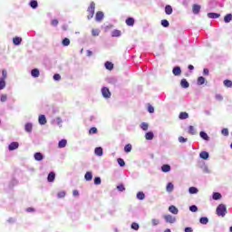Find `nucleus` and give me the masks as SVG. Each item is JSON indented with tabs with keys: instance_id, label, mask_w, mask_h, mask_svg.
Here are the masks:
<instances>
[{
	"instance_id": "7c9ffc66",
	"label": "nucleus",
	"mask_w": 232,
	"mask_h": 232,
	"mask_svg": "<svg viewBox=\"0 0 232 232\" xmlns=\"http://www.w3.org/2000/svg\"><path fill=\"white\" fill-rule=\"evenodd\" d=\"M199 136L201 139H203V140H209V136L205 131H200Z\"/></svg>"
},
{
	"instance_id": "f3484780",
	"label": "nucleus",
	"mask_w": 232,
	"mask_h": 232,
	"mask_svg": "<svg viewBox=\"0 0 232 232\" xmlns=\"http://www.w3.org/2000/svg\"><path fill=\"white\" fill-rule=\"evenodd\" d=\"M32 130H34V125L32 123H26L24 125V130L27 132V133H32Z\"/></svg>"
},
{
	"instance_id": "cd10ccee",
	"label": "nucleus",
	"mask_w": 232,
	"mask_h": 232,
	"mask_svg": "<svg viewBox=\"0 0 232 232\" xmlns=\"http://www.w3.org/2000/svg\"><path fill=\"white\" fill-rule=\"evenodd\" d=\"M66 144H68V140H62L58 142V148H66Z\"/></svg>"
},
{
	"instance_id": "39448f33",
	"label": "nucleus",
	"mask_w": 232,
	"mask_h": 232,
	"mask_svg": "<svg viewBox=\"0 0 232 232\" xmlns=\"http://www.w3.org/2000/svg\"><path fill=\"white\" fill-rule=\"evenodd\" d=\"M18 148H19V142H17V141H13L8 146L9 151H14V150H17Z\"/></svg>"
},
{
	"instance_id": "8fccbe9b",
	"label": "nucleus",
	"mask_w": 232,
	"mask_h": 232,
	"mask_svg": "<svg viewBox=\"0 0 232 232\" xmlns=\"http://www.w3.org/2000/svg\"><path fill=\"white\" fill-rule=\"evenodd\" d=\"M99 34H101V31L99 29H92V34L93 37H98Z\"/></svg>"
},
{
	"instance_id": "13d9d810",
	"label": "nucleus",
	"mask_w": 232,
	"mask_h": 232,
	"mask_svg": "<svg viewBox=\"0 0 232 232\" xmlns=\"http://www.w3.org/2000/svg\"><path fill=\"white\" fill-rule=\"evenodd\" d=\"M117 189L120 190V191H126V188L122 184L118 185Z\"/></svg>"
},
{
	"instance_id": "603ef678",
	"label": "nucleus",
	"mask_w": 232,
	"mask_h": 232,
	"mask_svg": "<svg viewBox=\"0 0 232 232\" xmlns=\"http://www.w3.org/2000/svg\"><path fill=\"white\" fill-rule=\"evenodd\" d=\"M224 85H225L227 88H231V87H232V82L229 81V80H225V81H224Z\"/></svg>"
},
{
	"instance_id": "ddd939ff",
	"label": "nucleus",
	"mask_w": 232,
	"mask_h": 232,
	"mask_svg": "<svg viewBox=\"0 0 232 232\" xmlns=\"http://www.w3.org/2000/svg\"><path fill=\"white\" fill-rule=\"evenodd\" d=\"M38 122L39 124H41L42 126H44V124H46L47 121H46V116L44 115H40L38 118Z\"/></svg>"
},
{
	"instance_id": "864d4df0",
	"label": "nucleus",
	"mask_w": 232,
	"mask_h": 232,
	"mask_svg": "<svg viewBox=\"0 0 232 232\" xmlns=\"http://www.w3.org/2000/svg\"><path fill=\"white\" fill-rule=\"evenodd\" d=\"M202 170H203V173H211V169H209V167H208L207 165H204L202 167Z\"/></svg>"
},
{
	"instance_id": "f03ea898",
	"label": "nucleus",
	"mask_w": 232,
	"mask_h": 232,
	"mask_svg": "<svg viewBox=\"0 0 232 232\" xmlns=\"http://www.w3.org/2000/svg\"><path fill=\"white\" fill-rule=\"evenodd\" d=\"M87 19H93V15H95V2H91L90 6L87 9Z\"/></svg>"
},
{
	"instance_id": "20e7f679",
	"label": "nucleus",
	"mask_w": 232,
	"mask_h": 232,
	"mask_svg": "<svg viewBox=\"0 0 232 232\" xmlns=\"http://www.w3.org/2000/svg\"><path fill=\"white\" fill-rule=\"evenodd\" d=\"M102 95L104 99H110L111 97V92L108 87H102Z\"/></svg>"
},
{
	"instance_id": "393cba45",
	"label": "nucleus",
	"mask_w": 232,
	"mask_h": 232,
	"mask_svg": "<svg viewBox=\"0 0 232 232\" xmlns=\"http://www.w3.org/2000/svg\"><path fill=\"white\" fill-rule=\"evenodd\" d=\"M181 88H189V82H188V80L182 79L180 82Z\"/></svg>"
},
{
	"instance_id": "a878e982",
	"label": "nucleus",
	"mask_w": 232,
	"mask_h": 232,
	"mask_svg": "<svg viewBox=\"0 0 232 232\" xmlns=\"http://www.w3.org/2000/svg\"><path fill=\"white\" fill-rule=\"evenodd\" d=\"M47 180L48 182H53V180H55V172H50Z\"/></svg>"
},
{
	"instance_id": "2f4dec72",
	"label": "nucleus",
	"mask_w": 232,
	"mask_h": 232,
	"mask_svg": "<svg viewBox=\"0 0 232 232\" xmlns=\"http://www.w3.org/2000/svg\"><path fill=\"white\" fill-rule=\"evenodd\" d=\"M138 200H144L146 198V195L144 192H138L136 195Z\"/></svg>"
},
{
	"instance_id": "423d86ee",
	"label": "nucleus",
	"mask_w": 232,
	"mask_h": 232,
	"mask_svg": "<svg viewBox=\"0 0 232 232\" xmlns=\"http://www.w3.org/2000/svg\"><path fill=\"white\" fill-rule=\"evenodd\" d=\"M95 19L98 23H101L102 19H104V13L102 11H99L96 13Z\"/></svg>"
},
{
	"instance_id": "e433bc0d",
	"label": "nucleus",
	"mask_w": 232,
	"mask_h": 232,
	"mask_svg": "<svg viewBox=\"0 0 232 232\" xmlns=\"http://www.w3.org/2000/svg\"><path fill=\"white\" fill-rule=\"evenodd\" d=\"M6 88V80L0 79V90H5Z\"/></svg>"
},
{
	"instance_id": "4468645a",
	"label": "nucleus",
	"mask_w": 232,
	"mask_h": 232,
	"mask_svg": "<svg viewBox=\"0 0 232 232\" xmlns=\"http://www.w3.org/2000/svg\"><path fill=\"white\" fill-rule=\"evenodd\" d=\"M84 179L85 180H87V182L92 181L93 179V174L92 173V171H87L84 175Z\"/></svg>"
},
{
	"instance_id": "0e129e2a",
	"label": "nucleus",
	"mask_w": 232,
	"mask_h": 232,
	"mask_svg": "<svg viewBox=\"0 0 232 232\" xmlns=\"http://www.w3.org/2000/svg\"><path fill=\"white\" fill-rule=\"evenodd\" d=\"M148 111L149 113H155V108L151 105H149Z\"/></svg>"
},
{
	"instance_id": "2eb2a0df",
	"label": "nucleus",
	"mask_w": 232,
	"mask_h": 232,
	"mask_svg": "<svg viewBox=\"0 0 232 232\" xmlns=\"http://www.w3.org/2000/svg\"><path fill=\"white\" fill-rule=\"evenodd\" d=\"M199 157L203 159V160H208L209 159V153L208 151H201Z\"/></svg>"
},
{
	"instance_id": "7ed1b4c3",
	"label": "nucleus",
	"mask_w": 232,
	"mask_h": 232,
	"mask_svg": "<svg viewBox=\"0 0 232 232\" xmlns=\"http://www.w3.org/2000/svg\"><path fill=\"white\" fill-rule=\"evenodd\" d=\"M163 218L167 224H175L177 222V218L169 214L164 215Z\"/></svg>"
},
{
	"instance_id": "5701e85b",
	"label": "nucleus",
	"mask_w": 232,
	"mask_h": 232,
	"mask_svg": "<svg viewBox=\"0 0 232 232\" xmlns=\"http://www.w3.org/2000/svg\"><path fill=\"white\" fill-rule=\"evenodd\" d=\"M179 119H180V121H184L186 119H189V114L188 112H180Z\"/></svg>"
},
{
	"instance_id": "b1692460",
	"label": "nucleus",
	"mask_w": 232,
	"mask_h": 232,
	"mask_svg": "<svg viewBox=\"0 0 232 232\" xmlns=\"http://www.w3.org/2000/svg\"><path fill=\"white\" fill-rule=\"evenodd\" d=\"M208 17L209 19H218V17H220V14H217V13H208Z\"/></svg>"
},
{
	"instance_id": "6e6d98bb",
	"label": "nucleus",
	"mask_w": 232,
	"mask_h": 232,
	"mask_svg": "<svg viewBox=\"0 0 232 232\" xmlns=\"http://www.w3.org/2000/svg\"><path fill=\"white\" fill-rule=\"evenodd\" d=\"M124 151L126 153H130L131 151V144H127L125 147H124Z\"/></svg>"
},
{
	"instance_id": "72a5a7b5",
	"label": "nucleus",
	"mask_w": 232,
	"mask_h": 232,
	"mask_svg": "<svg viewBox=\"0 0 232 232\" xmlns=\"http://www.w3.org/2000/svg\"><path fill=\"white\" fill-rule=\"evenodd\" d=\"M107 82H109V84H117V78L110 77L107 79Z\"/></svg>"
},
{
	"instance_id": "37998d69",
	"label": "nucleus",
	"mask_w": 232,
	"mask_h": 232,
	"mask_svg": "<svg viewBox=\"0 0 232 232\" xmlns=\"http://www.w3.org/2000/svg\"><path fill=\"white\" fill-rule=\"evenodd\" d=\"M55 122H56L57 126H59V128H63V120L61 119V117H57L55 119Z\"/></svg>"
},
{
	"instance_id": "dca6fc26",
	"label": "nucleus",
	"mask_w": 232,
	"mask_h": 232,
	"mask_svg": "<svg viewBox=\"0 0 232 232\" xmlns=\"http://www.w3.org/2000/svg\"><path fill=\"white\" fill-rule=\"evenodd\" d=\"M34 157V160L37 161H41L43 160V159H44V156L41 152H35Z\"/></svg>"
},
{
	"instance_id": "4c0bfd02",
	"label": "nucleus",
	"mask_w": 232,
	"mask_h": 232,
	"mask_svg": "<svg viewBox=\"0 0 232 232\" xmlns=\"http://www.w3.org/2000/svg\"><path fill=\"white\" fill-rule=\"evenodd\" d=\"M232 21V14H227L225 17H224V22L225 23H231Z\"/></svg>"
},
{
	"instance_id": "79ce46f5",
	"label": "nucleus",
	"mask_w": 232,
	"mask_h": 232,
	"mask_svg": "<svg viewBox=\"0 0 232 232\" xmlns=\"http://www.w3.org/2000/svg\"><path fill=\"white\" fill-rule=\"evenodd\" d=\"M188 133H190V135H196L197 134V130H195V127L190 125L188 127Z\"/></svg>"
},
{
	"instance_id": "5fc2aeb1",
	"label": "nucleus",
	"mask_w": 232,
	"mask_h": 232,
	"mask_svg": "<svg viewBox=\"0 0 232 232\" xmlns=\"http://www.w3.org/2000/svg\"><path fill=\"white\" fill-rule=\"evenodd\" d=\"M161 26L168 28V26H169V22L168 20H161Z\"/></svg>"
},
{
	"instance_id": "de8ad7c7",
	"label": "nucleus",
	"mask_w": 232,
	"mask_h": 232,
	"mask_svg": "<svg viewBox=\"0 0 232 232\" xmlns=\"http://www.w3.org/2000/svg\"><path fill=\"white\" fill-rule=\"evenodd\" d=\"M62 44H63V46H70V40L68 38H64L62 41Z\"/></svg>"
},
{
	"instance_id": "c9c22d12",
	"label": "nucleus",
	"mask_w": 232,
	"mask_h": 232,
	"mask_svg": "<svg viewBox=\"0 0 232 232\" xmlns=\"http://www.w3.org/2000/svg\"><path fill=\"white\" fill-rule=\"evenodd\" d=\"M30 6H31V8H33L34 10H35V8H37V6H39V4L37 3V1L32 0V1L30 2Z\"/></svg>"
},
{
	"instance_id": "c03bdc74",
	"label": "nucleus",
	"mask_w": 232,
	"mask_h": 232,
	"mask_svg": "<svg viewBox=\"0 0 232 232\" xmlns=\"http://www.w3.org/2000/svg\"><path fill=\"white\" fill-rule=\"evenodd\" d=\"M8 77V72H6V70H3L2 71V77L0 79H3V81H6V78Z\"/></svg>"
},
{
	"instance_id": "4be33fe9",
	"label": "nucleus",
	"mask_w": 232,
	"mask_h": 232,
	"mask_svg": "<svg viewBox=\"0 0 232 232\" xmlns=\"http://www.w3.org/2000/svg\"><path fill=\"white\" fill-rule=\"evenodd\" d=\"M31 75H32V77H34V79H37V77H39V75H40L39 69H33L31 71Z\"/></svg>"
},
{
	"instance_id": "412c9836",
	"label": "nucleus",
	"mask_w": 232,
	"mask_h": 232,
	"mask_svg": "<svg viewBox=\"0 0 232 232\" xmlns=\"http://www.w3.org/2000/svg\"><path fill=\"white\" fill-rule=\"evenodd\" d=\"M165 13L167 15H171L173 14V7H171V5H166Z\"/></svg>"
},
{
	"instance_id": "c85d7f7f",
	"label": "nucleus",
	"mask_w": 232,
	"mask_h": 232,
	"mask_svg": "<svg viewBox=\"0 0 232 232\" xmlns=\"http://www.w3.org/2000/svg\"><path fill=\"white\" fill-rule=\"evenodd\" d=\"M212 198L213 200H220V198H222V194L218 192H214L212 195Z\"/></svg>"
},
{
	"instance_id": "680f3d73",
	"label": "nucleus",
	"mask_w": 232,
	"mask_h": 232,
	"mask_svg": "<svg viewBox=\"0 0 232 232\" xmlns=\"http://www.w3.org/2000/svg\"><path fill=\"white\" fill-rule=\"evenodd\" d=\"M53 81H61V74L56 73L53 76Z\"/></svg>"
},
{
	"instance_id": "a18cd8bd",
	"label": "nucleus",
	"mask_w": 232,
	"mask_h": 232,
	"mask_svg": "<svg viewBox=\"0 0 232 232\" xmlns=\"http://www.w3.org/2000/svg\"><path fill=\"white\" fill-rule=\"evenodd\" d=\"M64 197H66V191L63 190V191L58 192V194H57L58 198H64Z\"/></svg>"
},
{
	"instance_id": "f8f14e48",
	"label": "nucleus",
	"mask_w": 232,
	"mask_h": 232,
	"mask_svg": "<svg viewBox=\"0 0 232 232\" xmlns=\"http://www.w3.org/2000/svg\"><path fill=\"white\" fill-rule=\"evenodd\" d=\"M94 153L95 155H97V157H102V155L104 154V151L102 150V147H97L94 150Z\"/></svg>"
},
{
	"instance_id": "c756f323",
	"label": "nucleus",
	"mask_w": 232,
	"mask_h": 232,
	"mask_svg": "<svg viewBox=\"0 0 232 232\" xmlns=\"http://www.w3.org/2000/svg\"><path fill=\"white\" fill-rule=\"evenodd\" d=\"M140 128L143 130V131H148V128H150V124L148 122H141Z\"/></svg>"
},
{
	"instance_id": "9d476101",
	"label": "nucleus",
	"mask_w": 232,
	"mask_h": 232,
	"mask_svg": "<svg viewBox=\"0 0 232 232\" xmlns=\"http://www.w3.org/2000/svg\"><path fill=\"white\" fill-rule=\"evenodd\" d=\"M200 5H197V4H194L193 6H192V12L195 15H197L198 14L200 13Z\"/></svg>"
},
{
	"instance_id": "f257e3e1",
	"label": "nucleus",
	"mask_w": 232,
	"mask_h": 232,
	"mask_svg": "<svg viewBox=\"0 0 232 232\" xmlns=\"http://www.w3.org/2000/svg\"><path fill=\"white\" fill-rule=\"evenodd\" d=\"M216 215H218V217H222V218H224V217L227 215V208L226 207V205L219 204L216 208Z\"/></svg>"
},
{
	"instance_id": "774afa93",
	"label": "nucleus",
	"mask_w": 232,
	"mask_h": 232,
	"mask_svg": "<svg viewBox=\"0 0 232 232\" xmlns=\"http://www.w3.org/2000/svg\"><path fill=\"white\" fill-rule=\"evenodd\" d=\"M216 100L217 101H224V97H222V95H220V94H216Z\"/></svg>"
},
{
	"instance_id": "338daca9",
	"label": "nucleus",
	"mask_w": 232,
	"mask_h": 232,
	"mask_svg": "<svg viewBox=\"0 0 232 232\" xmlns=\"http://www.w3.org/2000/svg\"><path fill=\"white\" fill-rule=\"evenodd\" d=\"M51 24L52 26H57V24H59V21L57 19L52 20Z\"/></svg>"
},
{
	"instance_id": "3c124183",
	"label": "nucleus",
	"mask_w": 232,
	"mask_h": 232,
	"mask_svg": "<svg viewBox=\"0 0 232 232\" xmlns=\"http://www.w3.org/2000/svg\"><path fill=\"white\" fill-rule=\"evenodd\" d=\"M0 101H1V102H6V101H8V95H6V94H2V95L0 96Z\"/></svg>"
},
{
	"instance_id": "052dcab7",
	"label": "nucleus",
	"mask_w": 232,
	"mask_h": 232,
	"mask_svg": "<svg viewBox=\"0 0 232 232\" xmlns=\"http://www.w3.org/2000/svg\"><path fill=\"white\" fill-rule=\"evenodd\" d=\"M94 184L96 186H100V184H101V178H99V177L94 178Z\"/></svg>"
},
{
	"instance_id": "bb28decb",
	"label": "nucleus",
	"mask_w": 232,
	"mask_h": 232,
	"mask_svg": "<svg viewBox=\"0 0 232 232\" xmlns=\"http://www.w3.org/2000/svg\"><path fill=\"white\" fill-rule=\"evenodd\" d=\"M188 193L190 195H197V193H198V188H197L196 187H190L188 188Z\"/></svg>"
},
{
	"instance_id": "473e14b6",
	"label": "nucleus",
	"mask_w": 232,
	"mask_h": 232,
	"mask_svg": "<svg viewBox=\"0 0 232 232\" xmlns=\"http://www.w3.org/2000/svg\"><path fill=\"white\" fill-rule=\"evenodd\" d=\"M199 222L200 224H202L203 226H206L208 222H209V218L203 217L199 218Z\"/></svg>"
},
{
	"instance_id": "a211bd4d",
	"label": "nucleus",
	"mask_w": 232,
	"mask_h": 232,
	"mask_svg": "<svg viewBox=\"0 0 232 232\" xmlns=\"http://www.w3.org/2000/svg\"><path fill=\"white\" fill-rule=\"evenodd\" d=\"M161 171H163V173H169V171H171V166H169V164H165L161 167Z\"/></svg>"
},
{
	"instance_id": "09e8293b",
	"label": "nucleus",
	"mask_w": 232,
	"mask_h": 232,
	"mask_svg": "<svg viewBox=\"0 0 232 232\" xmlns=\"http://www.w3.org/2000/svg\"><path fill=\"white\" fill-rule=\"evenodd\" d=\"M97 128L95 127H92L90 130H89V135H95V133H97Z\"/></svg>"
},
{
	"instance_id": "0eeeda50",
	"label": "nucleus",
	"mask_w": 232,
	"mask_h": 232,
	"mask_svg": "<svg viewBox=\"0 0 232 232\" xmlns=\"http://www.w3.org/2000/svg\"><path fill=\"white\" fill-rule=\"evenodd\" d=\"M175 189V185L173 183L169 182L166 187L167 193H173V190Z\"/></svg>"
},
{
	"instance_id": "bf43d9fd",
	"label": "nucleus",
	"mask_w": 232,
	"mask_h": 232,
	"mask_svg": "<svg viewBox=\"0 0 232 232\" xmlns=\"http://www.w3.org/2000/svg\"><path fill=\"white\" fill-rule=\"evenodd\" d=\"M131 229H134L135 231H139V224L132 223L131 224Z\"/></svg>"
},
{
	"instance_id": "4d7b16f0",
	"label": "nucleus",
	"mask_w": 232,
	"mask_h": 232,
	"mask_svg": "<svg viewBox=\"0 0 232 232\" xmlns=\"http://www.w3.org/2000/svg\"><path fill=\"white\" fill-rule=\"evenodd\" d=\"M151 224H152V226H159V224H160V220L157 219V218H152Z\"/></svg>"
},
{
	"instance_id": "1a4fd4ad",
	"label": "nucleus",
	"mask_w": 232,
	"mask_h": 232,
	"mask_svg": "<svg viewBox=\"0 0 232 232\" xmlns=\"http://www.w3.org/2000/svg\"><path fill=\"white\" fill-rule=\"evenodd\" d=\"M172 73H173V75H176V77H179V75H180V73H182V70L180 69L179 66H176L173 68Z\"/></svg>"
},
{
	"instance_id": "49530a36",
	"label": "nucleus",
	"mask_w": 232,
	"mask_h": 232,
	"mask_svg": "<svg viewBox=\"0 0 232 232\" xmlns=\"http://www.w3.org/2000/svg\"><path fill=\"white\" fill-rule=\"evenodd\" d=\"M189 211L192 213H197L198 211V208L196 205H192L189 207Z\"/></svg>"
},
{
	"instance_id": "e2e57ef3",
	"label": "nucleus",
	"mask_w": 232,
	"mask_h": 232,
	"mask_svg": "<svg viewBox=\"0 0 232 232\" xmlns=\"http://www.w3.org/2000/svg\"><path fill=\"white\" fill-rule=\"evenodd\" d=\"M221 133L222 135H225V137H227V135H229V130L227 129H223Z\"/></svg>"
},
{
	"instance_id": "6e6552de",
	"label": "nucleus",
	"mask_w": 232,
	"mask_h": 232,
	"mask_svg": "<svg viewBox=\"0 0 232 232\" xmlns=\"http://www.w3.org/2000/svg\"><path fill=\"white\" fill-rule=\"evenodd\" d=\"M21 43H23V38L19 36H15L14 38H13V44H14V46H19Z\"/></svg>"
},
{
	"instance_id": "6ab92c4d",
	"label": "nucleus",
	"mask_w": 232,
	"mask_h": 232,
	"mask_svg": "<svg viewBox=\"0 0 232 232\" xmlns=\"http://www.w3.org/2000/svg\"><path fill=\"white\" fill-rule=\"evenodd\" d=\"M127 26H133L135 24V19L133 17H129L125 21Z\"/></svg>"
},
{
	"instance_id": "ea45409f",
	"label": "nucleus",
	"mask_w": 232,
	"mask_h": 232,
	"mask_svg": "<svg viewBox=\"0 0 232 232\" xmlns=\"http://www.w3.org/2000/svg\"><path fill=\"white\" fill-rule=\"evenodd\" d=\"M105 68L106 70H110V71L113 70V64L111 63V62H106Z\"/></svg>"
},
{
	"instance_id": "aec40b11",
	"label": "nucleus",
	"mask_w": 232,
	"mask_h": 232,
	"mask_svg": "<svg viewBox=\"0 0 232 232\" xmlns=\"http://www.w3.org/2000/svg\"><path fill=\"white\" fill-rule=\"evenodd\" d=\"M155 137V134H153L152 131H149L145 134L146 140H153V138Z\"/></svg>"
},
{
	"instance_id": "58836bf2",
	"label": "nucleus",
	"mask_w": 232,
	"mask_h": 232,
	"mask_svg": "<svg viewBox=\"0 0 232 232\" xmlns=\"http://www.w3.org/2000/svg\"><path fill=\"white\" fill-rule=\"evenodd\" d=\"M204 82H206V78H204L203 76H200L198 78V86H202V84H204Z\"/></svg>"
},
{
	"instance_id": "f704fd0d",
	"label": "nucleus",
	"mask_w": 232,
	"mask_h": 232,
	"mask_svg": "<svg viewBox=\"0 0 232 232\" xmlns=\"http://www.w3.org/2000/svg\"><path fill=\"white\" fill-rule=\"evenodd\" d=\"M121 33L119 30H113L111 33V37H121Z\"/></svg>"
},
{
	"instance_id": "a19ab883",
	"label": "nucleus",
	"mask_w": 232,
	"mask_h": 232,
	"mask_svg": "<svg viewBox=\"0 0 232 232\" xmlns=\"http://www.w3.org/2000/svg\"><path fill=\"white\" fill-rule=\"evenodd\" d=\"M117 162H118L119 166H121V168H124V166H126V162L121 158H119L117 160Z\"/></svg>"
},
{
	"instance_id": "9b49d317",
	"label": "nucleus",
	"mask_w": 232,
	"mask_h": 232,
	"mask_svg": "<svg viewBox=\"0 0 232 232\" xmlns=\"http://www.w3.org/2000/svg\"><path fill=\"white\" fill-rule=\"evenodd\" d=\"M169 213H172V215H179V208L173 205L169 207Z\"/></svg>"
},
{
	"instance_id": "69168bd1",
	"label": "nucleus",
	"mask_w": 232,
	"mask_h": 232,
	"mask_svg": "<svg viewBox=\"0 0 232 232\" xmlns=\"http://www.w3.org/2000/svg\"><path fill=\"white\" fill-rule=\"evenodd\" d=\"M179 142H181L182 144H184V142H188V139H186V138L180 136V137L179 138Z\"/></svg>"
}]
</instances>
